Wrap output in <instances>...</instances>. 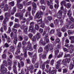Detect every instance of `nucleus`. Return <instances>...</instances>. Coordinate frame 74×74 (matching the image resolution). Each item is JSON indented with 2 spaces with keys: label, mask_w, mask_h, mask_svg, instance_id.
<instances>
[{
  "label": "nucleus",
  "mask_w": 74,
  "mask_h": 74,
  "mask_svg": "<svg viewBox=\"0 0 74 74\" xmlns=\"http://www.w3.org/2000/svg\"><path fill=\"white\" fill-rule=\"evenodd\" d=\"M7 61H3V64L1 66L0 74H4L5 73H7V68L4 67V66H7Z\"/></svg>",
  "instance_id": "obj_1"
},
{
  "label": "nucleus",
  "mask_w": 74,
  "mask_h": 74,
  "mask_svg": "<svg viewBox=\"0 0 74 74\" xmlns=\"http://www.w3.org/2000/svg\"><path fill=\"white\" fill-rule=\"evenodd\" d=\"M62 10H60L59 11L58 13L57 14V17L59 19V20L60 21L61 25H63V20L64 19V17H62Z\"/></svg>",
  "instance_id": "obj_2"
},
{
  "label": "nucleus",
  "mask_w": 74,
  "mask_h": 74,
  "mask_svg": "<svg viewBox=\"0 0 74 74\" xmlns=\"http://www.w3.org/2000/svg\"><path fill=\"white\" fill-rule=\"evenodd\" d=\"M45 71H47V72L48 74L51 73V74H56L57 71V70L55 69V68L52 67V68L50 67L48 71H47V70L46 69L45 70Z\"/></svg>",
  "instance_id": "obj_3"
},
{
  "label": "nucleus",
  "mask_w": 74,
  "mask_h": 74,
  "mask_svg": "<svg viewBox=\"0 0 74 74\" xmlns=\"http://www.w3.org/2000/svg\"><path fill=\"white\" fill-rule=\"evenodd\" d=\"M45 51H46L47 52H48L49 50V49H50V50H53V47L52 45H47L44 48Z\"/></svg>",
  "instance_id": "obj_4"
},
{
  "label": "nucleus",
  "mask_w": 74,
  "mask_h": 74,
  "mask_svg": "<svg viewBox=\"0 0 74 74\" xmlns=\"http://www.w3.org/2000/svg\"><path fill=\"white\" fill-rule=\"evenodd\" d=\"M42 15V12L40 11V12H38L35 16V19H36V18L39 19L41 17V15Z\"/></svg>",
  "instance_id": "obj_5"
},
{
  "label": "nucleus",
  "mask_w": 74,
  "mask_h": 74,
  "mask_svg": "<svg viewBox=\"0 0 74 74\" xmlns=\"http://www.w3.org/2000/svg\"><path fill=\"white\" fill-rule=\"evenodd\" d=\"M62 61L61 60H60L57 62V63L56 65V68L57 69H58L60 67V62Z\"/></svg>",
  "instance_id": "obj_6"
},
{
  "label": "nucleus",
  "mask_w": 74,
  "mask_h": 74,
  "mask_svg": "<svg viewBox=\"0 0 74 74\" xmlns=\"http://www.w3.org/2000/svg\"><path fill=\"white\" fill-rule=\"evenodd\" d=\"M29 32L33 33L34 34L35 33V30H34L33 27V26H29Z\"/></svg>",
  "instance_id": "obj_7"
},
{
  "label": "nucleus",
  "mask_w": 74,
  "mask_h": 74,
  "mask_svg": "<svg viewBox=\"0 0 74 74\" xmlns=\"http://www.w3.org/2000/svg\"><path fill=\"white\" fill-rule=\"evenodd\" d=\"M27 49L29 50V51H32V46H31V44H30V43L29 42L28 43V45L27 47Z\"/></svg>",
  "instance_id": "obj_8"
},
{
  "label": "nucleus",
  "mask_w": 74,
  "mask_h": 74,
  "mask_svg": "<svg viewBox=\"0 0 74 74\" xmlns=\"http://www.w3.org/2000/svg\"><path fill=\"white\" fill-rule=\"evenodd\" d=\"M36 58H37V55L36 54H35L33 57L32 61V62L34 64L35 63V62L36 61Z\"/></svg>",
  "instance_id": "obj_9"
},
{
  "label": "nucleus",
  "mask_w": 74,
  "mask_h": 74,
  "mask_svg": "<svg viewBox=\"0 0 74 74\" xmlns=\"http://www.w3.org/2000/svg\"><path fill=\"white\" fill-rule=\"evenodd\" d=\"M20 19H23V21L21 22V23H24L26 21L25 18H23V16H20Z\"/></svg>",
  "instance_id": "obj_10"
},
{
  "label": "nucleus",
  "mask_w": 74,
  "mask_h": 74,
  "mask_svg": "<svg viewBox=\"0 0 74 74\" xmlns=\"http://www.w3.org/2000/svg\"><path fill=\"white\" fill-rule=\"evenodd\" d=\"M18 4V3H17V7L19 8V9H22V8H23V5H22L21 4Z\"/></svg>",
  "instance_id": "obj_11"
},
{
  "label": "nucleus",
  "mask_w": 74,
  "mask_h": 74,
  "mask_svg": "<svg viewBox=\"0 0 74 74\" xmlns=\"http://www.w3.org/2000/svg\"><path fill=\"white\" fill-rule=\"evenodd\" d=\"M36 37L38 39H39V38H41V34L38 32L37 33L36 35Z\"/></svg>",
  "instance_id": "obj_12"
},
{
  "label": "nucleus",
  "mask_w": 74,
  "mask_h": 74,
  "mask_svg": "<svg viewBox=\"0 0 74 74\" xmlns=\"http://www.w3.org/2000/svg\"><path fill=\"white\" fill-rule=\"evenodd\" d=\"M8 19H9L7 17H5L3 21V24H5V23H6V22H7V21H8Z\"/></svg>",
  "instance_id": "obj_13"
},
{
  "label": "nucleus",
  "mask_w": 74,
  "mask_h": 74,
  "mask_svg": "<svg viewBox=\"0 0 74 74\" xmlns=\"http://www.w3.org/2000/svg\"><path fill=\"white\" fill-rule=\"evenodd\" d=\"M4 11H7L8 10V5L6 4L5 6L4 7Z\"/></svg>",
  "instance_id": "obj_14"
},
{
  "label": "nucleus",
  "mask_w": 74,
  "mask_h": 74,
  "mask_svg": "<svg viewBox=\"0 0 74 74\" xmlns=\"http://www.w3.org/2000/svg\"><path fill=\"white\" fill-rule=\"evenodd\" d=\"M32 5L34 9H35V8H36L37 7V5H36V3H35L33 2L32 3Z\"/></svg>",
  "instance_id": "obj_15"
},
{
  "label": "nucleus",
  "mask_w": 74,
  "mask_h": 74,
  "mask_svg": "<svg viewBox=\"0 0 74 74\" xmlns=\"http://www.w3.org/2000/svg\"><path fill=\"white\" fill-rule=\"evenodd\" d=\"M28 70H33L34 69V66L33 65L27 68Z\"/></svg>",
  "instance_id": "obj_16"
},
{
  "label": "nucleus",
  "mask_w": 74,
  "mask_h": 74,
  "mask_svg": "<svg viewBox=\"0 0 74 74\" xmlns=\"http://www.w3.org/2000/svg\"><path fill=\"white\" fill-rule=\"evenodd\" d=\"M17 41H18V39L16 37L15 38L14 40V44H15V45H16V43H17Z\"/></svg>",
  "instance_id": "obj_17"
},
{
  "label": "nucleus",
  "mask_w": 74,
  "mask_h": 74,
  "mask_svg": "<svg viewBox=\"0 0 74 74\" xmlns=\"http://www.w3.org/2000/svg\"><path fill=\"white\" fill-rule=\"evenodd\" d=\"M23 51H25L24 53V56L25 57H27V54L26 53L27 52V49H26L25 48L23 49Z\"/></svg>",
  "instance_id": "obj_18"
},
{
  "label": "nucleus",
  "mask_w": 74,
  "mask_h": 74,
  "mask_svg": "<svg viewBox=\"0 0 74 74\" xmlns=\"http://www.w3.org/2000/svg\"><path fill=\"white\" fill-rule=\"evenodd\" d=\"M20 25L19 24H15L13 27L14 28H18V27H19Z\"/></svg>",
  "instance_id": "obj_19"
},
{
  "label": "nucleus",
  "mask_w": 74,
  "mask_h": 74,
  "mask_svg": "<svg viewBox=\"0 0 74 74\" xmlns=\"http://www.w3.org/2000/svg\"><path fill=\"white\" fill-rule=\"evenodd\" d=\"M32 38V40L34 42V41H36V36H32V38Z\"/></svg>",
  "instance_id": "obj_20"
},
{
  "label": "nucleus",
  "mask_w": 74,
  "mask_h": 74,
  "mask_svg": "<svg viewBox=\"0 0 74 74\" xmlns=\"http://www.w3.org/2000/svg\"><path fill=\"white\" fill-rule=\"evenodd\" d=\"M13 10L14 12H12L11 14V15H14V13L16 12V7H14V8Z\"/></svg>",
  "instance_id": "obj_21"
},
{
  "label": "nucleus",
  "mask_w": 74,
  "mask_h": 74,
  "mask_svg": "<svg viewBox=\"0 0 74 74\" xmlns=\"http://www.w3.org/2000/svg\"><path fill=\"white\" fill-rule=\"evenodd\" d=\"M8 60L9 62L8 63V65L11 66V64H12V61H11L9 59H8Z\"/></svg>",
  "instance_id": "obj_22"
},
{
  "label": "nucleus",
  "mask_w": 74,
  "mask_h": 74,
  "mask_svg": "<svg viewBox=\"0 0 74 74\" xmlns=\"http://www.w3.org/2000/svg\"><path fill=\"white\" fill-rule=\"evenodd\" d=\"M54 23L55 25H58L59 24V20L56 19L54 21Z\"/></svg>",
  "instance_id": "obj_23"
},
{
  "label": "nucleus",
  "mask_w": 74,
  "mask_h": 74,
  "mask_svg": "<svg viewBox=\"0 0 74 74\" xmlns=\"http://www.w3.org/2000/svg\"><path fill=\"white\" fill-rule=\"evenodd\" d=\"M55 55H57L58 53H59V50L58 49H56L55 51Z\"/></svg>",
  "instance_id": "obj_24"
},
{
  "label": "nucleus",
  "mask_w": 74,
  "mask_h": 74,
  "mask_svg": "<svg viewBox=\"0 0 74 74\" xmlns=\"http://www.w3.org/2000/svg\"><path fill=\"white\" fill-rule=\"evenodd\" d=\"M37 22L38 23V24H40V23H41H41H42V22H44L42 21V19L37 20Z\"/></svg>",
  "instance_id": "obj_25"
},
{
  "label": "nucleus",
  "mask_w": 74,
  "mask_h": 74,
  "mask_svg": "<svg viewBox=\"0 0 74 74\" xmlns=\"http://www.w3.org/2000/svg\"><path fill=\"white\" fill-rule=\"evenodd\" d=\"M67 27H68V29H70V28H71V29H73V28H74V24L71 25L70 27L69 26H68Z\"/></svg>",
  "instance_id": "obj_26"
},
{
  "label": "nucleus",
  "mask_w": 74,
  "mask_h": 74,
  "mask_svg": "<svg viewBox=\"0 0 74 74\" xmlns=\"http://www.w3.org/2000/svg\"><path fill=\"white\" fill-rule=\"evenodd\" d=\"M42 51H43L42 48L41 47H40L38 50V52L39 53L40 52H42Z\"/></svg>",
  "instance_id": "obj_27"
},
{
  "label": "nucleus",
  "mask_w": 74,
  "mask_h": 74,
  "mask_svg": "<svg viewBox=\"0 0 74 74\" xmlns=\"http://www.w3.org/2000/svg\"><path fill=\"white\" fill-rule=\"evenodd\" d=\"M71 16V15L69 16V19L70 20H71V21H72V22H74V18H73Z\"/></svg>",
  "instance_id": "obj_28"
},
{
  "label": "nucleus",
  "mask_w": 74,
  "mask_h": 74,
  "mask_svg": "<svg viewBox=\"0 0 74 74\" xmlns=\"http://www.w3.org/2000/svg\"><path fill=\"white\" fill-rule=\"evenodd\" d=\"M55 32V30L53 29H51L50 32V34H54V33Z\"/></svg>",
  "instance_id": "obj_29"
},
{
  "label": "nucleus",
  "mask_w": 74,
  "mask_h": 74,
  "mask_svg": "<svg viewBox=\"0 0 74 74\" xmlns=\"http://www.w3.org/2000/svg\"><path fill=\"white\" fill-rule=\"evenodd\" d=\"M73 64L74 65V64H70V67H69L70 70H72V69H73V67H74V66L73 65Z\"/></svg>",
  "instance_id": "obj_30"
},
{
  "label": "nucleus",
  "mask_w": 74,
  "mask_h": 74,
  "mask_svg": "<svg viewBox=\"0 0 74 74\" xmlns=\"http://www.w3.org/2000/svg\"><path fill=\"white\" fill-rule=\"evenodd\" d=\"M63 54V53H61L60 54H59L57 56V58H60V57H62Z\"/></svg>",
  "instance_id": "obj_31"
},
{
  "label": "nucleus",
  "mask_w": 74,
  "mask_h": 74,
  "mask_svg": "<svg viewBox=\"0 0 74 74\" xmlns=\"http://www.w3.org/2000/svg\"><path fill=\"white\" fill-rule=\"evenodd\" d=\"M44 26H45V24L44 23V22H43L41 24L40 27H42V28H44Z\"/></svg>",
  "instance_id": "obj_32"
},
{
  "label": "nucleus",
  "mask_w": 74,
  "mask_h": 74,
  "mask_svg": "<svg viewBox=\"0 0 74 74\" xmlns=\"http://www.w3.org/2000/svg\"><path fill=\"white\" fill-rule=\"evenodd\" d=\"M35 29L36 30H38L39 29V26L37 24L35 25Z\"/></svg>",
  "instance_id": "obj_33"
},
{
  "label": "nucleus",
  "mask_w": 74,
  "mask_h": 74,
  "mask_svg": "<svg viewBox=\"0 0 74 74\" xmlns=\"http://www.w3.org/2000/svg\"><path fill=\"white\" fill-rule=\"evenodd\" d=\"M12 30L14 33H17V30L15 29H12Z\"/></svg>",
  "instance_id": "obj_34"
},
{
  "label": "nucleus",
  "mask_w": 74,
  "mask_h": 74,
  "mask_svg": "<svg viewBox=\"0 0 74 74\" xmlns=\"http://www.w3.org/2000/svg\"><path fill=\"white\" fill-rule=\"evenodd\" d=\"M67 15H69V16L71 15V11L70 10L68 11Z\"/></svg>",
  "instance_id": "obj_35"
},
{
  "label": "nucleus",
  "mask_w": 74,
  "mask_h": 74,
  "mask_svg": "<svg viewBox=\"0 0 74 74\" xmlns=\"http://www.w3.org/2000/svg\"><path fill=\"white\" fill-rule=\"evenodd\" d=\"M9 4L11 5V6H14V1H13L9 3Z\"/></svg>",
  "instance_id": "obj_36"
},
{
  "label": "nucleus",
  "mask_w": 74,
  "mask_h": 74,
  "mask_svg": "<svg viewBox=\"0 0 74 74\" xmlns=\"http://www.w3.org/2000/svg\"><path fill=\"white\" fill-rule=\"evenodd\" d=\"M29 20L30 21V20H32V19H33V17H32V16H30V13L29 12Z\"/></svg>",
  "instance_id": "obj_37"
},
{
  "label": "nucleus",
  "mask_w": 74,
  "mask_h": 74,
  "mask_svg": "<svg viewBox=\"0 0 74 74\" xmlns=\"http://www.w3.org/2000/svg\"><path fill=\"white\" fill-rule=\"evenodd\" d=\"M61 31L63 32H64L66 31V29L65 28V27H63L61 29Z\"/></svg>",
  "instance_id": "obj_38"
},
{
  "label": "nucleus",
  "mask_w": 74,
  "mask_h": 74,
  "mask_svg": "<svg viewBox=\"0 0 74 74\" xmlns=\"http://www.w3.org/2000/svg\"><path fill=\"white\" fill-rule=\"evenodd\" d=\"M40 44L41 45H45V43H44V42H42V40L40 41Z\"/></svg>",
  "instance_id": "obj_39"
},
{
  "label": "nucleus",
  "mask_w": 74,
  "mask_h": 74,
  "mask_svg": "<svg viewBox=\"0 0 74 74\" xmlns=\"http://www.w3.org/2000/svg\"><path fill=\"white\" fill-rule=\"evenodd\" d=\"M55 2L56 3H57V8H58L59 6V1H58V0H56Z\"/></svg>",
  "instance_id": "obj_40"
},
{
  "label": "nucleus",
  "mask_w": 74,
  "mask_h": 74,
  "mask_svg": "<svg viewBox=\"0 0 74 74\" xmlns=\"http://www.w3.org/2000/svg\"><path fill=\"white\" fill-rule=\"evenodd\" d=\"M71 7V4L70 3H68L66 5V7L67 8H70Z\"/></svg>",
  "instance_id": "obj_41"
},
{
  "label": "nucleus",
  "mask_w": 74,
  "mask_h": 74,
  "mask_svg": "<svg viewBox=\"0 0 74 74\" xmlns=\"http://www.w3.org/2000/svg\"><path fill=\"white\" fill-rule=\"evenodd\" d=\"M14 49H15V48H14V47L13 46H12L11 47H10V51H14Z\"/></svg>",
  "instance_id": "obj_42"
},
{
  "label": "nucleus",
  "mask_w": 74,
  "mask_h": 74,
  "mask_svg": "<svg viewBox=\"0 0 74 74\" xmlns=\"http://www.w3.org/2000/svg\"><path fill=\"white\" fill-rule=\"evenodd\" d=\"M54 60H52L51 61L50 64L51 65H53V64H54Z\"/></svg>",
  "instance_id": "obj_43"
},
{
  "label": "nucleus",
  "mask_w": 74,
  "mask_h": 74,
  "mask_svg": "<svg viewBox=\"0 0 74 74\" xmlns=\"http://www.w3.org/2000/svg\"><path fill=\"white\" fill-rule=\"evenodd\" d=\"M5 16H10V14L8 13H5Z\"/></svg>",
  "instance_id": "obj_44"
},
{
  "label": "nucleus",
  "mask_w": 74,
  "mask_h": 74,
  "mask_svg": "<svg viewBox=\"0 0 74 74\" xmlns=\"http://www.w3.org/2000/svg\"><path fill=\"white\" fill-rule=\"evenodd\" d=\"M49 21H51L52 19V17L51 16H49L47 17Z\"/></svg>",
  "instance_id": "obj_45"
},
{
  "label": "nucleus",
  "mask_w": 74,
  "mask_h": 74,
  "mask_svg": "<svg viewBox=\"0 0 74 74\" xmlns=\"http://www.w3.org/2000/svg\"><path fill=\"white\" fill-rule=\"evenodd\" d=\"M35 12H36V9L34 8L32 10V15H34V14L35 13Z\"/></svg>",
  "instance_id": "obj_46"
},
{
  "label": "nucleus",
  "mask_w": 74,
  "mask_h": 74,
  "mask_svg": "<svg viewBox=\"0 0 74 74\" xmlns=\"http://www.w3.org/2000/svg\"><path fill=\"white\" fill-rule=\"evenodd\" d=\"M39 32L40 33H42V32H43V31H44V30H43V29L41 28L39 29Z\"/></svg>",
  "instance_id": "obj_47"
},
{
  "label": "nucleus",
  "mask_w": 74,
  "mask_h": 74,
  "mask_svg": "<svg viewBox=\"0 0 74 74\" xmlns=\"http://www.w3.org/2000/svg\"><path fill=\"white\" fill-rule=\"evenodd\" d=\"M16 62L14 63V64L13 66V70H16V66H15V65H16Z\"/></svg>",
  "instance_id": "obj_48"
},
{
  "label": "nucleus",
  "mask_w": 74,
  "mask_h": 74,
  "mask_svg": "<svg viewBox=\"0 0 74 74\" xmlns=\"http://www.w3.org/2000/svg\"><path fill=\"white\" fill-rule=\"evenodd\" d=\"M28 36L29 37V38H32V37H33V35L32 34H28Z\"/></svg>",
  "instance_id": "obj_49"
},
{
  "label": "nucleus",
  "mask_w": 74,
  "mask_h": 74,
  "mask_svg": "<svg viewBox=\"0 0 74 74\" xmlns=\"http://www.w3.org/2000/svg\"><path fill=\"white\" fill-rule=\"evenodd\" d=\"M11 31V27H9L8 28V33H10Z\"/></svg>",
  "instance_id": "obj_50"
},
{
  "label": "nucleus",
  "mask_w": 74,
  "mask_h": 74,
  "mask_svg": "<svg viewBox=\"0 0 74 74\" xmlns=\"http://www.w3.org/2000/svg\"><path fill=\"white\" fill-rule=\"evenodd\" d=\"M64 4H66V2H65V1H63L61 3V5H64Z\"/></svg>",
  "instance_id": "obj_51"
},
{
  "label": "nucleus",
  "mask_w": 74,
  "mask_h": 74,
  "mask_svg": "<svg viewBox=\"0 0 74 74\" xmlns=\"http://www.w3.org/2000/svg\"><path fill=\"white\" fill-rule=\"evenodd\" d=\"M3 29L4 30H7V25H4Z\"/></svg>",
  "instance_id": "obj_52"
},
{
  "label": "nucleus",
  "mask_w": 74,
  "mask_h": 74,
  "mask_svg": "<svg viewBox=\"0 0 74 74\" xmlns=\"http://www.w3.org/2000/svg\"><path fill=\"white\" fill-rule=\"evenodd\" d=\"M20 52V50L19 49H17V51L16 52V55H18V53H19Z\"/></svg>",
  "instance_id": "obj_53"
},
{
  "label": "nucleus",
  "mask_w": 74,
  "mask_h": 74,
  "mask_svg": "<svg viewBox=\"0 0 74 74\" xmlns=\"http://www.w3.org/2000/svg\"><path fill=\"white\" fill-rule=\"evenodd\" d=\"M65 60L66 62H68L69 63V62L70 61V59L66 58Z\"/></svg>",
  "instance_id": "obj_54"
},
{
  "label": "nucleus",
  "mask_w": 74,
  "mask_h": 74,
  "mask_svg": "<svg viewBox=\"0 0 74 74\" xmlns=\"http://www.w3.org/2000/svg\"><path fill=\"white\" fill-rule=\"evenodd\" d=\"M35 68H38V63H36L35 64Z\"/></svg>",
  "instance_id": "obj_55"
},
{
  "label": "nucleus",
  "mask_w": 74,
  "mask_h": 74,
  "mask_svg": "<svg viewBox=\"0 0 74 74\" xmlns=\"http://www.w3.org/2000/svg\"><path fill=\"white\" fill-rule=\"evenodd\" d=\"M24 38V40H25V41H27V39H28V37H27L26 36H25Z\"/></svg>",
  "instance_id": "obj_56"
},
{
  "label": "nucleus",
  "mask_w": 74,
  "mask_h": 74,
  "mask_svg": "<svg viewBox=\"0 0 74 74\" xmlns=\"http://www.w3.org/2000/svg\"><path fill=\"white\" fill-rule=\"evenodd\" d=\"M40 1L41 4H43L44 3V0H40Z\"/></svg>",
  "instance_id": "obj_57"
},
{
  "label": "nucleus",
  "mask_w": 74,
  "mask_h": 74,
  "mask_svg": "<svg viewBox=\"0 0 74 74\" xmlns=\"http://www.w3.org/2000/svg\"><path fill=\"white\" fill-rule=\"evenodd\" d=\"M21 42H19L18 44V45L17 46L18 47V48H20V47H21Z\"/></svg>",
  "instance_id": "obj_58"
},
{
  "label": "nucleus",
  "mask_w": 74,
  "mask_h": 74,
  "mask_svg": "<svg viewBox=\"0 0 74 74\" xmlns=\"http://www.w3.org/2000/svg\"><path fill=\"white\" fill-rule=\"evenodd\" d=\"M69 39L71 40H74V36H70L69 38Z\"/></svg>",
  "instance_id": "obj_59"
},
{
  "label": "nucleus",
  "mask_w": 74,
  "mask_h": 74,
  "mask_svg": "<svg viewBox=\"0 0 74 74\" xmlns=\"http://www.w3.org/2000/svg\"><path fill=\"white\" fill-rule=\"evenodd\" d=\"M48 37V34H46L45 35V37L44 38L45 40H46L47 39V37Z\"/></svg>",
  "instance_id": "obj_60"
},
{
  "label": "nucleus",
  "mask_w": 74,
  "mask_h": 74,
  "mask_svg": "<svg viewBox=\"0 0 74 74\" xmlns=\"http://www.w3.org/2000/svg\"><path fill=\"white\" fill-rule=\"evenodd\" d=\"M46 54H44L42 56V58L43 59H45L46 58Z\"/></svg>",
  "instance_id": "obj_61"
},
{
  "label": "nucleus",
  "mask_w": 74,
  "mask_h": 74,
  "mask_svg": "<svg viewBox=\"0 0 74 74\" xmlns=\"http://www.w3.org/2000/svg\"><path fill=\"white\" fill-rule=\"evenodd\" d=\"M22 43L23 45H25L26 44V42L25 41H23Z\"/></svg>",
  "instance_id": "obj_62"
},
{
  "label": "nucleus",
  "mask_w": 74,
  "mask_h": 74,
  "mask_svg": "<svg viewBox=\"0 0 74 74\" xmlns=\"http://www.w3.org/2000/svg\"><path fill=\"white\" fill-rule=\"evenodd\" d=\"M30 25L31 26H32V27H33V25H34V22H31L30 23Z\"/></svg>",
  "instance_id": "obj_63"
},
{
  "label": "nucleus",
  "mask_w": 74,
  "mask_h": 74,
  "mask_svg": "<svg viewBox=\"0 0 74 74\" xmlns=\"http://www.w3.org/2000/svg\"><path fill=\"white\" fill-rule=\"evenodd\" d=\"M23 69H22L21 71V73H19L18 74H25L24 72L23 71Z\"/></svg>",
  "instance_id": "obj_64"
}]
</instances>
